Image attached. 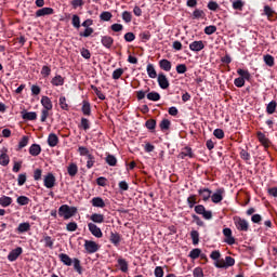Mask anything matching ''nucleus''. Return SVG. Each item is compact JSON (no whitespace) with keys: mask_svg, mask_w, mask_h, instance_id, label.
I'll list each match as a JSON object with an SVG mask.
<instances>
[{"mask_svg":"<svg viewBox=\"0 0 277 277\" xmlns=\"http://www.w3.org/2000/svg\"><path fill=\"white\" fill-rule=\"evenodd\" d=\"M180 157L182 159H185V157H189V159H194V151L192 150V147H184L182 153H180Z\"/></svg>","mask_w":277,"mask_h":277,"instance_id":"nucleus-27","label":"nucleus"},{"mask_svg":"<svg viewBox=\"0 0 277 277\" xmlns=\"http://www.w3.org/2000/svg\"><path fill=\"white\" fill-rule=\"evenodd\" d=\"M198 201H196V195H190L187 198V205L189 207V209H194L195 205H197Z\"/></svg>","mask_w":277,"mask_h":277,"instance_id":"nucleus-63","label":"nucleus"},{"mask_svg":"<svg viewBox=\"0 0 277 277\" xmlns=\"http://www.w3.org/2000/svg\"><path fill=\"white\" fill-rule=\"evenodd\" d=\"M121 17H122V21H124L127 24L133 21V15L129 11H123Z\"/></svg>","mask_w":277,"mask_h":277,"instance_id":"nucleus-55","label":"nucleus"},{"mask_svg":"<svg viewBox=\"0 0 277 277\" xmlns=\"http://www.w3.org/2000/svg\"><path fill=\"white\" fill-rule=\"evenodd\" d=\"M88 228H89L91 235H93V237H96L97 239H101V237H103V232L101 230V227L96 226V224L89 223Z\"/></svg>","mask_w":277,"mask_h":277,"instance_id":"nucleus-9","label":"nucleus"},{"mask_svg":"<svg viewBox=\"0 0 277 277\" xmlns=\"http://www.w3.org/2000/svg\"><path fill=\"white\" fill-rule=\"evenodd\" d=\"M256 137H258L259 142L262 144V146H264V148H269V145L272 144V142H269V138H267L265 133L258 132Z\"/></svg>","mask_w":277,"mask_h":277,"instance_id":"nucleus-15","label":"nucleus"},{"mask_svg":"<svg viewBox=\"0 0 277 277\" xmlns=\"http://www.w3.org/2000/svg\"><path fill=\"white\" fill-rule=\"evenodd\" d=\"M226 190L224 188H217L214 194L211 195V200L214 205H220L224 200V194Z\"/></svg>","mask_w":277,"mask_h":277,"instance_id":"nucleus-6","label":"nucleus"},{"mask_svg":"<svg viewBox=\"0 0 277 277\" xmlns=\"http://www.w3.org/2000/svg\"><path fill=\"white\" fill-rule=\"evenodd\" d=\"M159 66L161 70H164L166 72H170L172 70V62L169 60L162 58L159 61Z\"/></svg>","mask_w":277,"mask_h":277,"instance_id":"nucleus-19","label":"nucleus"},{"mask_svg":"<svg viewBox=\"0 0 277 277\" xmlns=\"http://www.w3.org/2000/svg\"><path fill=\"white\" fill-rule=\"evenodd\" d=\"M71 25L72 27H75V29H79L81 27V18L79 17V15H72Z\"/></svg>","mask_w":277,"mask_h":277,"instance_id":"nucleus-48","label":"nucleus"},{"mask_svg":"<svg viewBox=\"0 0 277 277\" xmlns=\"http://www.w3.org/2000/svg\"><path fill=\"white\" fill-rule=\"evenodd\" d=\"M101 43L105 49H111L114 47V39L110 36H102Z\"/></svg>","mask_w":277,"mask_h":277,"instance_id":"nucleus-16","label":"nucleus"},{"mask_svg":"<svg viewBox=\"0 0 277 277\" xmlns=\"http://www.w3.org/2000/svg\"><path fill=\"white\" fill-rule=\"evenodd\" d=\"M21 254H23V248L22 247H17V248L13 249L8 254V261H10L11 263H14V261H16L18 259V256H21Z\"/></svg>","mask_w":277,"mask_h":277,"instance_id":"nucleus-10","label":"nucleus"},{"mask_svg":"<svg viewBox=\"0 0 277 277\" xmlns=\"http://www.w3.org/2000/svg\"><path fill=\"white\" fill-rule=\"evenodd\" d=\"M90 220H92L94 222V224H103L105 222V215H103L101 213H93L90 216Z\"/></svg>","mask_w":277,"mask_h":277,"instance_id":"nucleus-26","label":"nucleus"},{"mask_svg":"<svg viewBox=\"0 0 277 277\" xmlns=\"http://www.w3.org/2000/svg\"><path fill=\"white\" fill-rule=\"evenodd\" d=\"M58 259L63 265H66L67 267H70L72 265V259L69 258L66 253H60Z\"/></svg>","mask_w":277,"mask_h":277,"instance_id":"nucleus-22","label":"nucleus"},{"mask_svg":"<svg viewBox=\"0 0 277 277\" xmlns=\"http://www.w3.org/2000/svg\"><path fill=\"white\" fill-rule=\"evenodd\" d=\"M158 85L161 88V90H168L170 88V81L163 72L158 75Z\"/></svg>","mask_w":277,"mask_h":277,"instance_id":"nucleus-11","label":"nucleus"},{"mask_svg":"<svg viewBox=\"0 0 277 277\" xmlns=\"http://www.w3.org/2000/svg\"><path fill=\"white\" fill-rule=\"evenodd\" d=\"M264 14H265V16H267V18L269 21H272V18H274V15L276 14V12L273 11V9L269 5H265L264 6Z\"/></svg>","mask_w":277,"mask_h":277,"instance_id":"nucleus-50","label":"nucleus"},{"mask_svg":"<svg viewBox=\"0 0 277 277\" xmlns=\"http://www.w3.org/2000/svg\"><path fill=\"white\" fill-rule=\"evenodd\" d=\"M82 103L83 104H82L81 111H82L83 116H91L92 107L90 106V102L83 101Z\"/></svg>","mask_w":277,"mask_h":277,"instance_id":"nucleus-30","label":"nucleus"},{"mask_svg":"<svg viewBox=\"0 0 277 277\" xmlns=\"http://www.w3.org/2000/svg\"><path fill=\"white\" fill-rule=\"evenodd\" d=\"M193 276L194 277H205V271H202V267L198 266V267L194 268Z\"/></svg>","mask_w":277,"mask_h":277,"instance_id":"nucleus-64","label":"nucleus"},{"mask_svg":"<svg viewBox=\"0 0 277 277\" xmlns=\"http://www.w3.org/2000/svg\"><path fill=\"white\" fill-rule=\"evenodd\" d=\"M138 37L141 38V40H143V42H148V40H150V32L148 30H144L142 31Z\"/></svg>","mask_w":277,"mask_h":277,"instance_id":"nucleus-59","label":"nucleus"},{"mask_svg":"<svg viewBox=\"0 0 277 277\" xmlns=\"http://www.w3.org/2000/svg\"><path fill=\"white\" fill-rule=\"evenodd\" d=\"M118 265L123 274H127L129 272V263L127 262V260L118 259Z\"/></svg>","mask_w":277,"mask_h":277,"instance_id":"nucleus-35","label":"nucleus"},{"mask_svg":"<svg viewBox=\"0 0 277 277\" xmlns=\"http://www.w3.org/2000/svg\"><path fill=\"white\" fill-rule=\"evenodd\" d=\"M234 265H235V260L230 255L225 256V261L224 259H222L220 262H214V266L217 269H228V267H233Z\"/></svg>","mask_w":277,"mask_h":277,"instance_id":"nucleus-3","label":"nucleus"},{"mask_svg":"<svg viewBox=\"0 0 277 277\" xmlns=\"http://www.w3.org/2000/svg\"><path fill=\"white\" fill-rule=\"evenodd\" d=\"M58 215L64 220H70V217H75L77 215V207H70L68 205H62L58 208Z\"/></svg>","mask_w":277,"mask_h":277,"instance_id":"nucleus-2","label":"nucleus"},{"mask_svg":"<svg viewBox=\"0 0 277 277\" xmlns=\"http://www.w3.org/2000/svg\"><path fill=\"white\" fill-rule=\"evenodd\" d=\"M145 90L136 91V98L137 101H144L146 98V94L150 92V88L145 87Z\"/></svg>","mask_w":277,"mask_h":277,"instance_id":"nucleus-38","label":"nucleus"},{"mask_svg":"<svg viewBox=\"0 0 277 277\" xmlns=\"http://www.w3.org/2000/svg\"><path fill=\"white\" fill-rule=\"evenodd\" d=\"M42 241H43L45 248H50V250H53V245L55 243V240L53 238H51V236L44 235L41 242Z\"/></svg>","mask_w":277,"mask_h":277,"instance_id":"nucleus-29","label":"nucleus"},{"mask_svg":"<svg viewBox=\"0 0 277 277\" xmlns=\"http://www.w3.org/2000/svg\"><path fill=\"white\" fill-rule=\"evenodd\" d=\"M23 120H37L38 114L36 111H29L22 115Z\"/></svg>","mask_w":277,"mask_h":277,"instance_id":"nucleus-43","label":"nucleus"},{"mask_svg":"<svg viewBox=\"0 0 277 277\" xmlns=\"http://www.w3.org/2000/svg\"><path fill=\"white\" fill-rule=\"evenodd\" d=\"M190 51H194L195 53H199V51H202L205 49V41L199 40V41H193L189 44Z\"/></svg>","mask_w":277,"mask_h":277,"instance_id":"nucleus-14","label":"nucleus"},{"mask_svg":"<svg viewBox=\"0 0 277 277\" xmlns=\"http://www.w3.org/2000/svg\"><path fill=\"white\" fill-rule=\"evenodd\" d=\"M41 105L43 109H47L48 111H51V109H53V102H51V98L49 96L41 97Z\"/></svg>","mask_w":277,"mask_h":277,"instance_id":"nucleus-21","label":"nucleus"},{"mask_svg":"<svg viewBox=\"0 0 277 277\" xmlns=\"http://www.w3.org/2000/svg\"><path fill=\"white\" fill-rule=\"evenodd\" d=\"M203 31L207 36H213V34L217 31V27L215 25H210V26H207Z\"/></svg>","mask_w":277,"mask_h":277,"instance_id":"nucleus-58","label":"nucleus"},{"mask_svg":"<svg viewBox=\"0 0 277 277\" xmlns=\"http://www.w3.org/2000/svg\"><path fill=\"white\" fill-rule=\"evenodd\" d=\"M51 83L56 88L60 85H64V77H62L61 75H56L54 78H52Z\"/></svg>","mask_w":277,"mask_h":277,"instance_id":"nucleus-39","label":"nucleus"},{"mask_svg":"<svg viewBox=\"0 0 277 277\" xmlns=\"http://www.w3.org/2000/svg\"><path fill=\"white\" fill-rule=\"evenodd\" d=\"M237 75H239V77L234 80V85H236V88H243V85H246V81H250V79H252L250 71L241 68L237 69Z\"/></svg>","mask_w":277,"mask_h":277,"instance_id":"nucleus-1","label":"nucleus"},{"mask_svg":"<svg viewBox=\"0 0 277 277\" xmlns=\"http://www.w3.org/2000/svg\"><path fill=\"white\" fill-rule=\"evenodd\" d=\"M147 75L150 79H157V70H155V65H147Z\"/></svg>","mask_w":277,"mask_h":277,"instance_id":"nucleus-41","label":"nucleus"},{"mask_svg":"<svg viewBox=\"0 0 277 277\" xmlns=\"http://www.w3.org/2000/svg\"><path fill=\"white\" fill-rule=\"evenodd\" d=\"M92 207H95L97 209H105V200H103L101 197H93L91 199Z\"/></svg>","mask_w":277,"mask_h":277,"instance_id":"nucleus-18","label":"nucleus"},{"mask_svg":"<svg viewBox=\"0 0 277 277\" xmlns=\"http://www.w3.org/2000/svg\"><path fill=\"white\" fill-rule=\"evenodd\" d=\"M192 18L193 19H196V21H198V19H205V18H207V14L205 13V11L203 10H200V9H195V11L193 12V14H192Z\"/></svg>","mask_w":277,"mask_h":277,"instance_id":"nucleus-25","label":"nucleus"},{"mask_svg":"<svg viewBox=\"0 0 277 277\" xmlns=\"http://www.w3.org/2000/svg\"><path fill=\"white\" fill-rule=\"evenodd\" d=\"M190 239L193 241V246H198V243H200V233H198L196 229H193L190 232Z\"/></svg>","mask_w":277,"mask_h":277,"instance_id":"nucleus-31","label":"nucleus"},{"mask_svg":"<svg viewBox=\"0 0 277 277\" xmlns=\"http://www.w3.org/2000/svg\"><path fill=\"white\" fill-rule=\"evenodd\" d=\"M234 224L237 230H240L242 233H248L250 228V224L246 221V219H241L240 216L234 217Z\"/></svg>","mask_w":277,"mask_h":277,"instance_id":"nucleus-4","label":"nucleus"},{"mask_svg":"<svg viewBox=\"0 0 277 277\" xmlns=\"http://www.w3.org/2000/svg\"><path fill=\"white\" fill-rule=\"evenodd\" d=\"M87 168L88 170H91V168H94V163H96V158H94V155L87 156Z\"/></svg>","mask_w":277,"mask_h":277,"instance_id":"nucleus-52","label":"nucleus"},{"mask_svg":"<svg viewBox=\"0 0 277 277\" xmlns=\"http://www.w3.org/2000/svg\"><path fill=\"white\" fill-rule=\"evenodd\" d=\"M72 263H74L75 272H77V274H79L81 276V274H83V267L81 266V260L75 258Z\"/></svg>","mask_w":277,"mask_h":277,"instance_id":"nucleus-34","label":"nucleus"},{"mask_svg":"<svg viewBox=\"0 0 277 277\" xmlns=\"http://www.w3.org/2000/svg\"><path fill=\"white\" fill-rule=\"evenodd\" d=\"M58 105L64 111H68V109H70V106H68V103H66V96L60 97Z\"/></svg>","mask_w":277,"mask_h":277,"instance_id":"nucleus-44","label":"nucleus"},{"mask_svg":"<svg viewBox=\"0 0 277 277\" xmlns=\"http://www.w3.org/2000/svg\"><path fill=\"white\" fill-rule=\"evenodd\" d=\"M78 172H79V167H77V163L75 162L69 163V166L67 167V173L69 174V176L71 177L77 176Z\"/></svg>","mask_w":277,"mask_h":277,"instance_id":"nucleus-24","label":"nucleus"},{"mask_svg":"<svg viewBox=\"0 0 277 277\" xmlns=\"http://www.w3.org/2000/svg\"><path fill=\"white\" fill-rule=\"evenodd\" d=\"M198 194L201 196L203 202H207L209 198H211V194H213V192L209 188H199Z\"/></svg>","mask_w":277,"mask_h":277,"instance_id":"nucleus-17","label":"nucleus"},{"mask_svg":"<svg viewBox=\"0 0 277 277\" xmlns=\"http://www.w3.org/2000/svg\"><path fill=\"white\" fill-rule=\"evenodd\" d=\"M145 127L146 129H148L149 131H155V129H157V120L155 119H148L145 122Z\"/></svg>","mask_w":277,"mask_h":277,"instance_id":"nucleus-47","label":"nucleus"},{"mask_svg":"<svg viewBox=\"0 0 277 277\" xmlns=\"http://www.w3.org/2000/svg\"><path fill=\"white\" fill-rule=\"evenodd\" d=\"M13 200L12 197H8L5 195H3L2 197H0V207H10V205H12Z\"/></svg>","mask_w":277,"mask_h":277,"instance_id":"nucleus-36","label":"nucleus"},{"mask_svg":"<svg viewBox=\"0 0 277 277\" xmlns=\"http://www.w3.org/2000/svg\"><path fill=\"white\" fill-rule=\"evenodd\" d=\"M222 256V253H220V251L214 250L211 252L210 254V259H212V261H214V263L221 262L222 260H220Z\"/></svg>","mask_w":277,"mask_h":277,"instance_id":"nucleus-57","label":"nucleus"},{"mask_svg":"<svg viewBox=\"0 0 277 277\" xmlns=\"http://www.w3.org/2000/svg\"><path fill=\"white\" fill-rule=\"evenodd\" d=\"M113 16L114 15L111 14V12L104 11V12L101 13L100 18H101V21L109 22V21H111Z\"/></svg>","mask_w":277,"mask_h":277,"instance_id":"nucleus-56","label":"nucleus"},{"mask_svg":"<svg viewBox=\"0 0 277 277\" xmlns=\"http://www.w3.org/2000/svg\"><path fill=\"white\" fill-rule=\"evenodd\" d=\"M232 6L234 10H238L241 12L243 10V5H246V2L242 0H230Z\"/></svg>","mask_w":277,"mask_h":277,"instance_id":"nucleus-32","label":"nucleus"},{"mask_svg":"<svg viewBox=\"0 0 277 277\" xmlns=\"http://www.w3.org/2000/svg\"><path fill=\"white\" fill-rule=\"evenodd\" d=\"M223 235L226 237L225 242H227L228 246H234L235 237H233V229L225 227L223 229Z\"/></svg>","mask_w":277,"mask_h":277,"instance_id":"nucleus-13","label":"nucleus"},{"mask_svg":"<svg viewBox=\"0 0 277 277\" xmlns=\"http://www.w3.org/2000/svg\"><path fill=\"white\" fill-rule=\"evenodd\" d=\"M78 153H79L80 157H88L89 155H91L90 149H88V147H84V146H79Z\"/></svg>","mask_w":277,"mask_h":277,"instance_id":"nucleus-60","label":"nucleus"},{"mask_svg":"<svg viewBox=\"0 0 277 277\" xmlns=\"http://www.w3.org/2000/svg\"><path fill=\"white\" fill-rule=\"evenodd\" d=\"M10 164V156H8V154L2 153L0 155V166H9Z\"/></svg>","mask_w":277,"mask_h":277,"instance_id":"nucleus-51","label":"nucleus"},{"mask_svg":"<svg viewBox=\"0 0 277 277\" xmlns=\"http://www.w3.org/2000/svg\"><path fill=\"white\" fill-rule=\"evenodd\" d=\"M201 252H202V250L196 248L189 252L188 256H189V259H193V261H196V259H200Z\"/></svg>","mask_w":277,"mask_h":277,"instance_id":"nucleus-46","label":"nucleus"},{"mask_svg":"<svg viewBox=\"0 0 277 277\" xmlns=\"http://www.w3.org/2000/svg\"><path fill=\"white\" fill-rule=\"evenodd\" d=\"M77 228H79V225H77V222H70L66 225V230H68V233H75Z\"/></svg>","mask_w":277,"mask_h":277,"instance_id":"nucleus-62","label":"nucleus"},{"mask_svg":"<svg viewBox=\"0 0 277 277\" xmlns=\"http://www.w3.org/2000/svg\"><path fill=\"white\" fill-rule=\"evenodd\" d=\"M40 153H42V147L38 144H32L29 147V155H31V157H38V155H40Z\"/></svg>","mask_w":277,"mask_h":277,"instance_id":"nucleus-23","label":"nucleus"},{"mask_svg":"<svg viewBox=\"0 0 277 277\" xmlns=\"http://www.w3.org/2000/svg\"><path fill=\"white\" fill-rule=\"evenodd\" d=\"M147 98L148 101H161V94H159L157 91H151L149 93H147Z\"/></svg>","mask_w":277,"mask_h":277,"instance_id":"nucleus-42","label":"nucleus"},{"mask_svg":"<svg viewBox=\"0 0 277 277\" xmlns=\"http://www.w3.org/2000/svg\"><path fill=\"white\" fill-rule=\"evenodd\" d=\"M108 239L113 243V246H115V248H118V246H120V243L122 242V235H120V233L116 230H113L110 232Z\"/></svg>","mask_w":277,"mask_h":277,"instance_id":"nucleus-7","label":"nucleus"},{"mask_svg":"<svg viewBox=\"0 0 277 277\" xmlns=\"http://www.w3.org/2000/svg\"><path fill=\"white\" fill-rule=\"evenodd\" d=\"M80 129H83V131H88L90 129V120H88L87 118H81L80 124H79Z\"/></svg>","mask_w":277,"mask_h":277,"instance_id":"nucleus-54","label":"nucleus"},{"mask_svg":"<svg viewBox=\"0 0 277 277\" xmlns=\"http://www.w3.org/2000/svg\"><path fill=\"white\" fill-rule=\"evenodd\" d=\"M105 161L107 164H109L111 168L116 167L118 164V159L116 158V156L111 155V154H107Z\"/></svg>","mask_w":277,"mask_h":277,"instance_id":"nucleus-33","label":"nucleus"},{"mask_svg":"<svg viewBox=\"0 0 277 277\" xmlns=\"http://www.w3.org/2000/svg\"><path fill=\"white\" fill-rule=\"evenodd\" d=\"M91 90H93V92H95L97 98H100V101H105V94H103V92H101V90H98V88L94 84L91 85Z\"/></svg>","mask_w":277,"mask_h":277,"instance_id":"nucleus-53","label":"nucleus"},{"mask_svg":"<svg viewBox=\"0 0 277 277\" xmlns=\"http://www.w3.org/2000/svg\"><path fill=\"white\" fill-rule=\"evenodd\" d=\"M277 103L276 101H272L266 106V114L272 115L276 114Z\"/></svg>","mask_w":277,"mask_h":277,"instance_id":"nucleus-40","label":"nucleus"},{"mask_svg":"<svg viewBox=\"0 0 277 277\" xmlns=\"http://www.w3.org/2000/svg\"><path fill=\"white\" fill-rule=\"evenodd\" d=\"M52 14H55V10L49 6H45L36 11L37 18H40V16H51Z\"/></svg>","mask_w":277,"mask_h":277,"instance_id":"nucleus-12","label":"nucleus"},{"mask_svg":"<svg viewBox=\"0 0 277 277\" xmlns=\"http://www.w3.org/2000/svg\"><path fill=\"white\" fill-rule=\"evenodd\" d=\"M55 175L48 173L43 179V185L47 189H53V187H55Z\"/></svg>","mask_w":277,"mask_h":277,"instance_id":"nucleus-8","label":"nucleus"},{"mask_svg":"<svg viewBox=\"0 0 277 277\" xmlns=\"http://www.w3.org/2000/svg\"><path fill=\"white\" fill-rule=\"evenodd\" d=\"M31 230V225L29 223H21L17 228H16V232L21 235L23 233H27Z\"/></svg>","mask_w":277,"mask_h":277,"instance_id":"nucleus-28","label":"nucleus"},{"mask_svg":"<svg viewBox=\"0 0 277 277\" xmlns=\"http://www.w3.org/2000/svg\"><path fill=\"white\" fill-rule=\"evenodd\" d=\"M17 205H19V207H26V205H29V202H31V199H29V197L27 196H19L16 199Z\"/></svg>","mask_w":277,"mask_h":277,"instance_id":"nucleus-37","label":"nucleus"},{"mask_svg":"<svg viewBox=\"0 0 277 277\" xmlns=\"http://www.w3.org/2000/svg\"><path fill=\"white\" fill-rule=\"evenodd\" d=\"M124 75V69L118 68L113 71V79L118 80Z\"/></svg>","mask_w":277,"mask_h":277,"instance_id":"nucleus-61","label":"nucleus"},{"mask_svg":"<svg viewBox=\"0 0 277 277\" xmlns=\"http://www.w3.org/2000/svg\"><path fill=\"white\" fill-rule=\"evenodd\" d=\"M57 144H60V137H57V134L55 133H51L48 136V145L51 148H55V146H57Z\"/></svg>","mask_w":277,"mask_h":277,"instance_id":"nucleus-20","label":"nucleus"},{"mask_svg":"<svg viewBox=\"0 0 277 277\" xmlns=\"http://www.w3.org/2000/svg\"><path fill=\"white\" fill-rule=\"evenodd\" d=\"M172 122L169 119H162L159 127L161 131H168L170 130Z\"/></svg>","mask_w":277,"mask_h":277,"instance_id":"nucleus-49","label":"nucleus"},{"mask_svg":"<svg viewBox=\"0 0 277 277\" xmlns=\"http://www.w3.org/2000/svg\"><path fill=\"white\" fill-rule=\"evenodd\" d=\"M100 249L101 246H98L94 240H84V250L88 254H94L95 252H98Z\"/></svg>","mask_w":277,"mask_h":277,"instance_id":"nucleus-5","label":"nucleus"},{"mask_svg":"<svg viewBox=\"0 0 277 277\" xmlns=\"http://www.w3.org/2000/svg\"><path fill=\"white\" fill-rule=\"evenodd\" d=\"M263 60L266 66H269V68L274 67V64H275L274 56H272L271 54H266L263 56Z\"/></svg>","mask_w":277,"mask_h":277,"instance_id":"nucleus-45","label":"nucleus"}]
</instances>
